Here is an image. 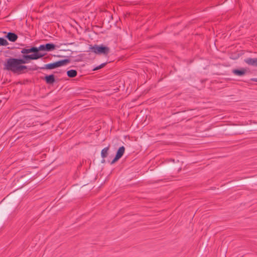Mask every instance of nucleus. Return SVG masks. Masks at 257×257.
<instances>
[{
  "label": "nucleus",
  "instance_id": "nucleus-11",
  "mask_svg": "<svg viewBox=\"0 0 257 257\" xmlns=\"http://www.w3.org/2000/svg\"><path fill=\"white\" fill-rule=\"evenodd\" d=\"M70 62V60L68 59L61 60L58 61H56V64L57 65V67H61L62 66L65 65L67 63H68Z\"/></svg>",
  "mask_w": 257,
  "mask_h": 257
},
{
  "label": "nucleus",
  "instance_id": "nucleus-4",
  "mask_svg": "<svg viewBox=\"0 0 257 257\" xmlns=\"http://www.w3.org/2000/svg\"><path fill=\"white\" fill-rule=\"evenodd\" d=\"M57 67H57L56 62H55L54 63L47 64L46 65H45L44 67H39L37 65H35L32 68H30V70H32V71H35V70H38L39 68L41 69H55Z\"/></svg>",
  "mask_w": 257,
  "mask_h": 257
},
{
  "label": "nucleus",
  "instance_id": "nucleus-7",
  "mask_svg": "<svg viewBox=\"0 0 257 257\" xmlns=\"http://www.w3.org/2000/svg\"><path fill=\"white\" fill-rule=\"evenodd\" d=\"M5 37L12 42H16L18 38L17 35L13 32L8 33Z\"/></svg>",
  "mask_w": 257,
  "mask_h": 257
},
{
  "label": "nucleus",
  "instance_id": "nucleus-6",
  "mask_svg": "<svg viewBox=\"0 0 257 257\" xmlns=\"http://www.w3.org/2000/svg\"><path fill=\"white\" fill-rule=\"evenodd\" d=\"M246 72V70L243 68H242L240 69H233L232 70V73L234 75L238 76H242L244 75Z\"/></svg>",
  "mask_w": 257,
  "mask_h": 257
},
{
  "label": "nucleus",
  "instance_id": "nucleus-1",
  "mask_svg": "<svg viewBox=\"0 0 257 257\" xmlns=\"http://www.w3.org/2000/svg\"><path fill=\"white\" fill-rule=\"evenodd\" d=\"M30 60H33L30 54H23L21 58H9L6 59L4 63V70L10 71L14 73H21L24 70L28 68L26 65L22 64H27Z\"/></svg>",
  "mask_w": 257,
  "mask_h": 257
},
{
  "label": "nucleus",
  "instance_id": "nucleus-15",
  "mask_svg": "<svg viewBox=\"0 0 257 257\" xmlns=\"http://www.w3.org/2000/svg\"><path fill=\"white\" fill-rule=\"evenodd\" d=\"M251 80L252 81L257 82V78H251Z\"/></svg>",
  "mask_w": 257,
  "mask_h": 257
},
{
  "label": "nucleus",
  "instance_id": "nucleus-2",
  "mask_svg": "<svg viewBox=\"0 0 257 257\" xmlns=\"http://www.w3.org/2000/svg\"><path fill=\"white\" fill-rule=\"evenodd\" d=\"M56 45L53 43H47L45 45H41L38 47L27 46L26 48H22L21 53L22 54H29L32 53V54H30L32 60H37L42 58L46 54L40 51H52L56 49Z\"/></svg>",
  "mask_w": 257,
  "mask_h": 257
},
{
  "label": "nucleus",
  "instance_id": "nucleus-14",
  "mask_svg": "<svg viewBox=\"0 0 257 257\" xmlns=\"http://www.w3.org/2000/svg\"><path fill=\"white\" fill-rule=\"evenodd\" d=\"M107 64V62H105V63H102L101 64H100V65L96 67H94L93 68V69H92V71H96V70H98L101 68H102L103 67H104Z\"/></svg>",
  "mask_w": 257,
  "mask_h": 257
},
{
  "label": "nucleus",
  "instance_id": "nucleus-9",
  "mask_svg": "<svg viewBox=\"0 0 257 257\" xmlns=\"http://www.w3.org/2000/svg\"><path fill=\"white\" fill-rule=\"evenodd\" d=\"M44 80H45L46 82L48 84H52L55 81V76L53 74L46 75L44 78Z\"/></svg>",
  "mask_w": 257,
  "mask_h": 257
},
{
  "label": "nucleus",
  "instance_id": "nucleus-5",
  "mask_svg": "<svg viewBox=\"0 0 257 257\" xmlns=\"http://www.w3.org/2000/svg\"><path fill=\"white\" fill-rule=\"evenodd\" d=\"M125 151V148L123 146L120 147L117 150L114 158L112 160L110 164H114L123 156Z\"/></svg>",
  "mask_w": 257,
  "mask_h": 257
},
{
  "label": "nucleus",
  "instance_id": "nucleus-10",
  "mask_svg": "<svg viewBox=\"0 0 257 257\" xmlns=\"http://www.w3.org/2000/svg\"><path fill=\"white\" fill-rule=\"evenodd\" d=\"M109 147H110V146L109 145L108 146L103 148L101 150V157L102 158H105L108 156V152L109 150Z\"/></svg>",
  "mask_w": 257,
  "mask_h": 257
},
{
  "label": "nucleus",
  "instance_id": "nucleus-13",
  "mask_svg": "<svg viewBox=\"0 0 257 257\" xmlns=\"http://www.w3.org/2000/svg\"><path fill=\"white\" fill-rule=\"evenodd\" d=\"M9 43L5 38L0 37V46H6Z\"/></svg>",
  "mask_w": 257,
  "mask_h": 257
},
{
  "label": "nucleus",
  "instance_id": "nucleus-3",
  "mask_svg": "<svg viewBox=\"0 0 257 257\" xmlns=\"http://www.w3.org/2000/svg\"><path fill=\"white\" fill-rule=\"evenodd\" d=\"M90 49L91 52L98 55H107L110 52V48L103 45H94L91 46Z\"/></svg>",
  "mask_w": 257,
  "mask_h": 257
},
{
  "label": "nucleus",
  "instance_id": "nucleus-8",
  "mask_svg": "<svg viewBox=\"0 0 257 257\" xmlns=\"http://www.w3.org/2000/svg\"><path fill=\"white\" fill-rule=\"evenodd\" d=\"M244 62L249 65L257 67V58H247L244 60Z\"/></svg>",
  "mask_w": 257,
  "mask_h": 257
},
{
  "label": "nucleus",
  "instance_id": "nucleus-12",
  "mask_svg": "<svg viewBox=\"0 0 257 257\" xmlns=\"http://www.w3.org/2000/svg\"><path fill=\"white\" fill-rule=\"evenodd\" d=\"M77 72L75 70H70L67 71V76L69 77L73 78L75 77L77 75Z\"/></svg>",
  "mask_w": 257,
  "mask_h": 257
}]
</instances>
